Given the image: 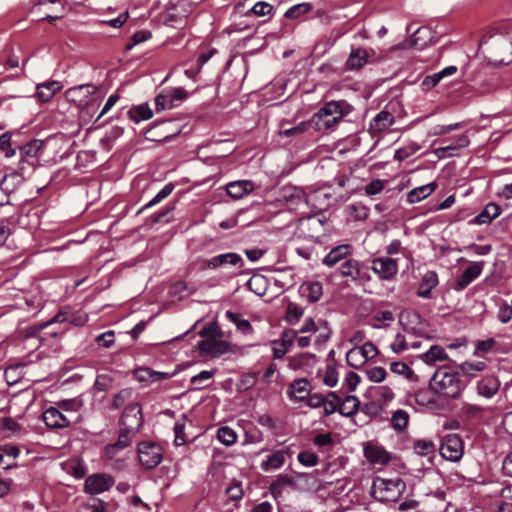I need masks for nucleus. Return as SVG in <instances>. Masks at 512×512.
Listing matches in <instances>:
<instances>
[{
  "label": "nucleus",
  "mask_w": 512,
  "mask_h": 512,
  "mask_svg": "<svg viewBox=\"0 0 512 512\" xmlns=\"http://www.w3.org/2000/svg\"><path fill=\"white\" fill-rule=\"evenodd\" d=\"M174 373L160 372L149 367H138L133 371L134 378L146 386L154 382L170 379Z\"/></svg>",
  "instance_id": "ddd939ff"
},
{
  "label": "nucleus",
  "mask_w": 512,
  "mask_h": 512,
  "mask_svg": "<svg viewBox=\"0 0 512 512\" xmlns=\"http://www.w3.org/2000/svg\"><path fill=\"white\" fill-rule=\"evenodd\" d=\"M135 436L136 434L130 432L129 430L120 428L117 441L105 447V456L109 459H113L120 450H123L131 444L132 439Z\"/></svg>",
  "instance_id": "a211bd4d"
},
{
  "label": "nucleus",
  "mask_w": 512,
  "mask_h": 512,
  "mask_svg": "<svg viewBox=\"0 0 512 512\" xmlns=\"http://www.w3.org/2000/svg\"><path fill=\"white\" fill-rule=\"evenodd\" d=\"M448 359V354L445 349L438 345H433L430 349L423 354V360L427 364H433L436 361H443Z\"/></svg>",
  "instance_id": "e433bc0d"
},
{
  "label": "nucleus",
  "mask_w": 512,
  "mask_h": 512,
  "mask_svg": "<svg viewBox=\"0 0 512 512\" xmlns=\"http://www.w3.org/2000/svg\"><path fill=\"white\" fill-rule=\"evenodd\" d=\"M174 444L176 446H181L186 443V435H185V416L181 421H177L174 425Z\"/></svg>",
  "instance_id": "6e6d98bb"
},
{
  "label": "nucleus",
  "mask_w": 512,
  "mask_h": 512,
  "mask_svg": "<svg viewBox=\"0 0 512 512\" xmlns=\"http://www.w3.org/2000/svg\"><path fill=\"white\" fill-rule=\"evenodd\" d=\"M217 439L225 446H231L237 440L236 432L228 427L222 426L217 430Z\"/></svg>",
  "instance_id": "79ce46f5"
},
{
  "label": "nucleus",
  "mask_w": 512,
  "mask_h": 512,
  "mask_svg": "<svg viewBox=\"0 0 512 512\" xmlns=\"http://www.w3.org/2000/svg\"><path fill=\"white\" fill-rule=\"evenodd\" d=\"M497 318L501 323H508L512 319V309L506 301L499 304Z\"/></svg>",
  "instance_id": "774afa93"
},
{
  "label": "nucleus",
  "mask_w": 512,
  "mask_h": 512,
  "mask_svg": "<svg viewBox=\"0 0 512 512\" xmlns=\"http://www.w3.org/2000/svg\"><path fill=\"white\" fill-rule=\"evenodd\" d=\"M225 265H232L238 268H242L244 265V261L239 254L229 252L213 256L210 259L203 260L201 264V269H217Z\"/></svg>",
  "instance_id": "9d476101"
},
{
  "label": "nucleus",
  "mask_w": 512,
  "mask_h": 512,
  "mask_svg": "<svg viewBox=\"0 0 512 512\" xmlns=\"http://www.w3.org/2000/svg\"><path fill=\"white\" fill-rule=\"evenodd\" d=\"M70 315L68 312L65 311H59L50 321L44 322L40 325L30 327L29 332L27 333V336H35L38 332L41 330L48 328L52 324L55 323H63L68 321L69 322Z\"/></svg>",
  "instance_id": "2f4dec72"
},
{
  "label": "nucleus",
  "mask_w": 512,
  "mask_h": 512,
  "mask_svg": "<svg viewBox=\"0 0 512 512\" xmlns=\"http://www.w3.org/2000/svg\"><path fill=\"white\" fill-rule=\"evenodd\" d=\"M420 149V146L415 142H409L408 144L404 145L403 147L397 149L394 154V159L402 162L406 160L407 158L414 155L418 150Z\"/></svg>",
  "instance_id": "37998d69"
},
{
  "label": "nucleus",
  "mask_w": 512,
  "mask_h": 512,
  "mask_svg": "<svg viewBox=\"0 0 512 512\" xmlns=\"http://www.w3.org/2000/svg\"><path fill=\"white\" fill-rule=\"evenodd\" d=\"M250 12L258 17L272 15L273 6L267 2H257L251 8Z\"/></svg>",
  "instance_id": "69168bd1"
},
{
  "label": "nucleus",
  "mask_w": 512,
  "mask_h": 512,
  "mask_svg": "<svg viewBox=\"0 0 512 512\" xmlns=\"http://www.w3.org/2000/svg\"><path fill=\"white\" fill-rule=\"evenodd\" d=\"M436 187L437 185L435 183H429L427 185L414 188L407 194V201L411 204L417 203L432 194Z\"/></svg>",
  "instance_id": "c756f323"
},
{
  "label": "nucleus",
  "mask_w": 512,
  "mask_h": 512,
  "mask_svg": "<svg viewBox=\"0 0 512 512\" xmlns=\"http://www.w3.org/2000/svg\"><path fill=\"white\" fill-rule=\"evenodd\" d=\"M372 270L383 280L392 279L398 272L396 259L390 257H378L372 260Z\"/></svg>",
  "instance_id": "f8f14e48"
},
{
  "label": "nucleus",
  "mask_w": 512,
  "mask_h": 512,
  "mask_svg": "<svg viewBox=\"0 0 512 512\" xmlns=\"http://www.w3.org/2000/svg\"><path fill=\"white\" fill-rule=\"evenodd\" d=\"M62 87V84L55 80L40 83L36 87L37 97L39 101L43 103L48 102L62 89Z\"/></svg>",
  "instance_id": "a878e982"
},
{
  "label": "nucleus",
  "mask_w": 512,
  "mask_h": 512,
  "mask_svg": "<svg viewBox=\"0 0 512 512\" xmlns=\"http://www.w3.org/2000/svg\"><path fill=\"white\" fill-rule=\"evenodd\" d=\"M66 94L71 101H78L81 110L86 114H91L101 102V96L97 94V87L92 84L70 88Z\"/></svg>",
  "instance_id": "20e7f679"
},
{
  "label": "nucleus",
  "mask_w": 512,
  "mask_h": 512,
  "mask_svg": "<svg viewBox=\"0 0 512 512\" xmlns=\"http://www.w3.org/2000/svg\"><path fill=\"white\" fill-rule=\"evenodd\" d=\"M390 348L394 353L399 354L403 351L408 350L409 345L406 341L405 336L401 333H398V334H396L394 340L390 344Z\"/></svg>",
  "instance_id": "0e129e2a"
},
{
  "label": "nucleus",
  "mask_w": 512,
  "mask_h": 512,
  "mask_svg": "<svg viewBox=\"0 0 512 512\" xmlns=\"http://www.w3.org/2000/svg\"><path fill=\"white\" fill-rule=\"evenodd\" d=\"M352 110L353 107L345 100L329 101L309 121L313 130L325 133L333 130Z\"/></svg>",
  "instance_id": "f257e3e1"
},
{
  "label": "nucleus",
  "mask_w": 512,
  "mask_h": 512,
  "mask_svg": "<svg viewBox=\"0 0 512 512\" xmlns=\"http://www.w3.org/2000/svg\"><path fill=\"white\" fill-rule=\"evenodd\" d=\"M175 106V103H173L172 97H170L169 93L167 94H159L155 98V108L156 111H163L166 109H171Z\"/></svg>",
  "instance_id": "13d9d810"
},
{
  "label": "nucleus",
  "mask_w": 512,
  "mask_h": 512,
  "mask_svg": "<svg viewBox=\"0 0 512 512\" xmlns=\"http://www.w3.org/2000/svg\"><path fill=\"white\" fill-rule=\"evenodd\" d=\"M339 273L342 277L356 281L361 275L360 262L356 259L348 258L340 264Z\"/></svg>",
  "instance_id": "c85d7f7f"
},
{
  "label": "nucleus",
  "mask_w": 512,
  "mask_h": 512,
  "mask_svg": "<svg viewBox=\"0 0 512 512\" xmlns=\"http://www.w3.org/2000/svg\"><path fill=\"white\" fill-rule=\"evenodd\" d=\"M40 148L41 142H39L38 140H33L27 143L26 145L20 148L21 158L28 160L36 158Z\"/></svg>",
  "instance_id": "09e8293b"
},
{
  "label": "nucleus",
  "mask_w": 512,
  "mask_h": 512,
  "mask_svg": "<svg viewBox=\"0 0 512 512\" xmlns=\"http://www.w3.org/2000/svg\"><path fill=\"white\" fill-rule=\"evenodd\" d=\"M114 379L109 374H99L96 377L94 387L101 392L107 391L112 388Z\"/></svg>",
  "instance_id": "5fc2aeb1"
},
{
  "label": "nucleus",
  "mask_w": 512,
  "mask_h": 512,
  "mask_svg": "<svg viewBox=\"0 0 512 512\" xmlns=\"http://www.w3.org/2000/svg\"><path fill=\"white\" fill-rule=\"evenodd\" d=\"M413 449L418 455L429 456L435 453L436 447L431 440L419 439L414 442Z\"/></svg>",
  "instance_id": "a19ab883"
},
{
  "label": "nucleus",
  "mask_w": 512,
  "mask_h": 512,
  "mask_svg": "<svg viewBox=\"0 0 512 512\" xmlns=\"http://www.w3.org/2000/svg\"><path fill=\"white\" fill-rule=\"evenodd\" d=\"M290 449L288 447L274 451L267 456V459L261 463V469L265 472L277 470L281 468L287 457H290Z\"/></svg>",
  "instance_id": "412c9836"
},
{
  "label": "nucleus",
  "mask_w": 512,
  "mask_h": 512,
  "mask_svg": "<svg viewBox=\"0 0 512 512\" xmlns=\"http://www.w3.org/2000/svg\"><path fill=\"white\" fill-rule=\"evenodd\" d=\"M486 368L484 361H466L460 365V370L463 374L468 376H475L477 372H481Z\"/></svg>",
  "instance_id": "de8ad7c7"
},
{
  "label": "nucleus",
  "mask_w": 512,
  "mask_h": 512,
  "mask_svg": "<svg viewBox=\"0 0 512 512\" xmlns=\"http://www.w3.org/2000/svg\"><path fill=\"white\" fill-rule=\"evenodd\" d=\"M406 489V483L399 477L384 479L377 477L372 484V495L381 502H396Z\"/></svg>",
  "instance_id": "7ed1b4c3"
},
{
  "label": "nucleus",
  "mask_w": 512,
  "mask_h": 512,
  "mask_svg": "<svg viewBox=\"0 0 512 512\" xmlns=\"http://www.w3.org/2000/svg\"><path fill=\"white\" fill-rule=\"evenodd\" d=\"M368 59L369 53L365 48H352L346 60L345 68L348 71L360 70L368 63Z\"/></svg>",
  "instance_id": "aec40b11"
},
{
  "label": "nucleus",
  "mask_w": 512,
  "mask_h": 512,
  "mask_svg": "<svg viewBox=\"0 0 512 512\" xmlns=\"http://www.w3.org/2000/svg\"><path fill=\"white\" fill-rule=\"evenodd\" d=\"M499 387L498 378L494 375H488L477 382V393L485 398H491L498 392Z\"/></svg>",
  "instance_id": "b1692460"
},
{
  "label": "nucleus",
  "mask_w": 512,
  "mask_h": 512,
  "mask_svg": "<svg viewBox=\"0 0 512 512\" xmlns=\"http://www.w3.org/2000/svg\"><path fill=\"white\" fill-rule=\"evenodd\" d=\"M299 291L301 296L306 298L309 303H315L323 295V286L319 281H308L300 286Z\"/></svg>",
  "instance_id": "393cba45"
},
{
  "label": "nucleus",
  "mask_w": 512,
  "mask_h": 512,
  "mask_svg": "<svg viewBox=\"0 0 512 512\" xmlns=\"http://www.w3.org/2000/svg\"><path fill=\"white\" fill-rule=\"evenodd\" d=\"M115 483L114 478L106 473H94L89 475L84 483V491L96 495L108 491Z\"/></svg>",
  "instance_id": "1a4fd4ad"
},
{
  "label": "nucleus",
  "mask_w": 512,
  "mask_h": 512,
  "mask_svg": "<svg viewBox=\"0 0 512 512\" xmlns=\"http://www.w3.org/2000/svg\"><path fill=\"white\" fill-rule=\"evenodd\" d=\"M409 423V414L407 411L399 409L396 410L391 417V425L397 431L404 430Z\"/></svg>",
  "instance_id": "ea45409f"
},
{
  "label": "nucleus",
  "mask_w": 512,
  "mask_h": 512,
  "mask_svg": "<svg viewBox=\"0 0 512 512\" xmlns=\"http://www.w3.org/2000/svg\"><path fill=\"white\" fill-rule=\"evenodd\" d=\"M304 314V310L296 303L290 302L286 308L285 320L290 325L297 324Z\"/></svg>",
  "instance_id": "58836bf2"
},
{
  "label": "nucleus",
  "mask_w": 512,
  "mask_h": 512,
  "mask_svg": "<svg viewBox=\"0 0 512 512\" xmlns=\"http://www.w3.org/2000/svg\"><path fill=\"white\" fill-rule=\"evenodd\" d=\"M364 456L373 466H385L391 460V454L381 445L367 442L363 447Z\"/></svg>",
  "instance_id": "9b49d317"
},
{
  "label": "nucleus",
  "mask_w": 512,
  "mask_h": 512,
  "mask_svg": "<svg viewBox=\"0 0 512 512\" xmlns=\"http://www.w3.org/2000/svg\"><path fill=\"white\" fill-rule=\"evenodd\" d=\"M310 384L307 379L301 378L293 381L290 384V391L288 392L291 400L300 402L308 396Z\"/></svg>",
  "instance_id": "cd10ccee"
},
{
  "label": "nucleus",
  "mask_w": 512,
  "mask_h": 512,
  "mask_svg": "<svg viewBox=\"0 0 512 512\" xmlns=\"http://www.w3.org/2000/svg\"><path fill=\"white\" fill-rule=\"evenodd\" d=\"M430 387L441 397L455 399L461 395L465 382L459 372L442 366L435 371L430 381Z\"/></svg>",
  "instance_id": "f03ea898"
},
{
  "label": "nucleus",
  "mask_w": 512,
  "mask_h": 512,
  "mask_svg": "<svg viewBox=\"0 0 512 512\" xmlns=\"http://www.w3.org/2000/svg\"><path fill=\"white\" fill-rule=\"evenodd\" d=\"M501 213V208L496 203H489L484 210L475 217V223L482 225L488 224Z\"/></svg>",
  "instance_id": "7c9ffc66"
},
{
  "label": "nucleus",
  "mask_w": 512,
  "mask_h": 512,
  "mask_svg": "<svg viewBox=\"0 0 512 512\" xmlns=\"http://www.w3.org/2000/svg\"><path fill=\"white\" fill-rule=\"evenodd\" d=\"M298 461L306 467H314L318 464L319 458L314 452L302 451L297 456Z\"/></svg>",
  "instance_id": "052dcab7"
},
{
  "label": "nucleus",
  "mask_w": 512,
  "mask_h": 512,
  "mask_svg": "<svg viewBox=\"0 0 512 512\" xmlns=\"http://www.w3.org/2000/svg\"><path fill=\"white\" fill-rule=\"evenodd\" d=\"M394 320V315L391 311H377L371 318V326L376 329L386 328L389 322Z\"/></svg>",
  "instance_id": "4c0bfd02"
},
{
  "label": "nucleus",
  "mask_w": 512,
  "mask_h": 512,
  "mask_svg": "<svg viewBox=\"0 0 512 512\" xmlns=\"http://www.w3.org/2000/svg\"><path fill=\"white\" fill-rule=\"evenodd\" d=\"M132 394L133 391L130 388L121 389L113 396L112 407L119 409L132 397Z\"/></svg>",
  "instance_id": "603ef678"
},
{
  "label": "nucleus",
  "mask_w": 512,
  "mask_h": 512,
  "mask_svg": "<svg viewBox=\"0 0 512 512\" xmlns=\"http://www.w3.org/2000/svg\"><path fill=\"white\" fill-rule=\"evenodd\" d=\"M310 129H312V126L310 124V121L307 120L300 122L298 125L294 127L281 130L280 135L285 137H298Z\"/></svg>",
  "instance_id": "c03bdc74"
},
{
  "label": "nucleus",
  "mask_w": 512,
  "mask_h": 512,
  "mask_svg": "<svg viewBox=\"0 0 512 512\" xmlns=\"http://www.w3.org/2000/svg\"><path fill=\"white\" fill-rule=\"evenodd\" d=\"M44 423L52 429H59L69 426L70 419L56 407H49L42 415Z\"/></svg>",
  "instance_id": "dca6fc26"
},
{
  "label": "nucleus",
  "mask_w": 512,
  "mask_h": 512,
  "mask_svg": "<svg viewBox=\"0 0 512 512\" xmlns=\"http://www.w3.org/2000/svg\"><path fill=\"white\" fill-rule=\"evenodd\" d=\"M439 452L441 456L449 461L456 462L463 455V443L456 434H448L441 441Z\"/></svg>",
  "instance_id": "6e6552de"
},
{
  "label": "nucleus",
  "mask_w": 512,
  "mask_h": 512,
  "mask_svg": "<svg viewBox=\"0 0 512 512\" xmlns=\"http://www.w3.org/2000/svg\"><path fill=\"white\" fill-rule=\"evenodd\" d=\"M483 267V261L473 262L457 278L454 289L457 291L464 290L472 281H474L481 274Z\"/></svg>",
  "instance_id": "f3484780"
},
{
  "label": "nucleus",
  "mask_w": 512,
  "mask_h": 512,
  "mask_svg": "<svg viewBox=\"0 0 512 512\" xmlns=\"http://www.w3.org/2000/svg\"><path fill=\"white\" fill-rule=\"evenodd\" d=\"M311 9V5L309 3H301L292 6L285 12V17L289 19H294L309 12Z\"/></svg>",
  "instance_id": "bf43d9fd"
},
{
  "label": "nucleus",
  "mask_w": 512,
  "mask_h": 512,
  "mask_svg": "<svg viewBox=\"0 0 512 512\" xmlns=\"http://www.w3.org/2000/svg\"><path fill=\"white\" fill-rule=\"evenodd\" d=\"M439 284L438 275L435 271H427L421 278L417 289V296L424 299L432 298V290Z\"/></svg>",
  "instance_id": "4be33fe9"
},
{
  "label": "nucleus",
  "mask_w": 512,
  "mask_h": 512,
  "mask_svg": "<svg viewBox=\"0 0 512 512\" xmlns=\"http://www.w3.org/2000/svg\"><path fill=\"white\" fill-rule=\"evenodd\" d=\"M294 480L288 475H278L277 478L269 485V491L274 497L280 496L283 489L287 486H293Z\"/></svg>",
  "instance_id": "f704fd0d"
},
{
  "label": "nucleus",
  "mask_w": 512,
  "mask_h": 512,
  "mask_svg": "<svg viewBox=\"0 0 512 512\" xmlns=\"http://www.w3.org/2000/svg\"><path fill=\"white\" fill-rule=\"evenodd\" d=\"M164 23L165 25L172 28H181L186 25V17L183 15H178L176 13L169 12L165 17Z\"/></svg>",
  "instance_id": "680f3d73"
},
{
  "label": "nucleus",
  "mask_w": 512,
  "mask_h": 512,
  "mask_svg": "<svg viewBox=\"0 0 512 512\" xmlns=\"http://www.w3.org/2000/svg\"><path fill=\"white\" fill-rule=\"evenodd\" d=\"M173 189L174 185L167 183L145 206H143L142 210L160 203L172 193Z\"/></svg>",
  "instance_id": "3c124183"
},
{
  "label": "nucleus",
  "mask_w": 512,
  "mask_h": 512,
  "mask_svg": "<svg viewBox=\"0 0 512 512\" xmlns=\"http://www.w3.org/2000/svg\"><path fill=\"white\" fill-rule=\"evenodd\" d=\"M352 254V246L349 244H341L332 248L329 253L323 258L322 263L332 268L337 264H341L343 261L350 258Z\"/></svg>",
  "instance_id": "2eb2a0df"
},
{
  "label": "nucleus",
  "mask_w": 512,
  "mask_h": 512,
  "mask_svg": "<svg viewBox=\"0 0 512 512\" xmlns=\"http://www.w3.org/2000/svg\"><path fill=\"white\" fill-rule=\"evenodd\" d=\"M360 406V402L355 396H347L338 407V412L346 417L354 415Z\"/></svg>",
  "instance_id": "c9c22d12"
},
{
  "label": "nucleus",
  "mask_w": 512,
  "mask_h": 512,
  "mask_svg": "<svg viewBox=\"0 0 512 512\" xmlns=\"http://www.w3.org/2000/svg\"><path fill=\"white\" fill-rule=\"evenodd\" d=\"M24 181V176L19 171L6 174L0 181V191L6 195L13 193Z\"/></svg>",
  "instance_id": "bb28decb"
},
{
  "label": "nucleus",
  "mask_w": 512,
  "mask_h": 512,
  "mask_svg": "<svg viewBox=\"0 0 512 512\" xmlns=\"http://www.w3.org/2000/svg\"><path fill=\"white\" fill-rule=\"evenodd\" d=\"M391 372L401 375L407 379H411L414 375L413 370L402 361H395L390 364Z\"/></svg>",
  "instance_id": "864d4df0"
},
{
  "label": "nucleus",
  "mask_w": 512,
  "mask_h": 512,
  "mask_svg": "<svg viewBox=\"0 0 512 512\" xmlns=\"http://www.w3.org/2000/svg\"><path fill=\"white\" fill-rule=\"evenodd\" d=\"M137 451L141 465L147 469L156 467L163 459V449L155 442L143 441L138 444Z\"/></svg>",
  "instance_id": "39448f33"
},
{
  "label": "nucleus",
  "mask_w": 512,
  "mask_h": 512,
  "mask_svg": "<svg viewBox=\"0 0 512 512\" xmlns=\"http://www.w3.org/2000/svg\"><path fill=\"white\" fill-rule=\"evenodd\" d=\"M340 405V397L336 394V392L330 391L325 397V403L322 405L324 407V414L326 416L332 415L336 411H338V407Z\"/></svg>",
  "instance_id": "a18cd8bd"
},
{
  "label": "nucleus",
  "mask_w": 512,
  "mask_h": 512,
  "mask_svg": "<svg viewBox=\"0 0 512 512\" xmlns=\"http://www.w3.org/2000/svg\"><path fill=\"white\" fill-rule=\"evenodd\" d=\"M153 112L148 106V104H141L138 106H134L128 111L129 118L135 122L139 123L140 121L148 120L152 117Z\"/></svg>",
  "instance_id": "72a5a7b5"
},
{
  "label": "nucleus",
  "mask_w": 512,
  "mask_h": 512,
  "mask_svg": "<svg viewBox=\"0 0 512 512\" xmlns=\"http://www.w3.org/2000/svg\"><path fill=\"white\" fill-rule=\"evenodd\" d=\"M0 151H2L5 157L10 158L15 155V149L11 147V135L4 133L0 135Z\"/></svg>",
  "instance_id": "e2e57ef3"
},
{
  "label": "nucleus",
  "mask_w": 512,
  "mask_h": 512,
  "mask_svg": "<svg viewBox=\"0 0 512 512\" xmlns=\"http://www.w3.org/2000/svg\"><path fill=\"white\" fill-rule=\"evenodd\" d=\"M346 361L350 367H353L355 369L360 368L366 363L365 356H362V354L360 353V351H358L356 347L350 349L346 353Z\"/></svg>",
  "instance_id": "8fccbe9b"
},
{
  "label": "nucleus",
  "mask_w": 512,
  "mask_h": 512,
  "mask_svg": "<svg viewBox=\"0 0 512 512\" xmlns=\"http://www.w3.org/2000/svg\"><path fill=\"white\" fill-rule=\"evenodd\" d=\"M197 347L201 353L211 355L212 357H219L229 352V343L223 340H202L198 343Z\"/></svg>",
  "instance_id": "6ab92c4d"
},
{
  "label": "nucleus",
  "mask_w": 512,
  "mask_h": 512,
  "mask_svg": "<svg viewBox=\"0 0 512 512\" xmlns=\"http://www.w3.org/2000/svg\"><path fill=\"white\" fill-rule=\"evenodd\" d=\"M495 344H496V341L493 338H489V339L483 340V341H478L475 346L474 355L482 356V355L488 353L489 351L492 350V348L495 346Z\"/></svg>",
  "instance_id": "338daca9"
},
{
  "label": "nucleus",
  "mask_w": 512,
  "mask_h": 512,
  "mask_svg": "<svg viewBox=\"0 0 512 512\" xmlns=\"http://www.w3.org/2000/svg\"><path fill=\"white\" fill-rule=\"evenodd\" d=\"M323 232L324 222L316 215L301 218L296 229L298 237L308 239H317Z\"/></svg>",
  "instance_id": "423d86ee"
},
{
  "label": "nucleus",
  "mask_w": 512,
  "mask_h": 512,
  "mask_svg": "<svg viewBox=\"0 0 512 512\" xmlns=\"http://www.w3.org/2000/svg\"><path fill=\"white\" fill-rule=\"evenodd\" d=\"M64 469L77 479L86 475V465L82 459L74 458L64 463Z\"/></svg>",
  "instance_id": "473e14b6"
},
{
  "label": "nucleus",
  "mask_w": 512,
  "mask_h": 512,
  "mask_svg": "<svg viewBox=\"0 0 512 512\" xmlns=\"http://www.w3.org/2000/svg\"><path fill=\"white\" fill-rule=\"evenodd\" d=\"M395 122V117L387 109L381 110L371 120L369 130L373 136L388 130Z\"/></svg>",
  "instance_id": "4468645a"
},
{
  "label": "nucleus",
  "mask_w": 512,
  "mask_h": 512,
  "mask_svg": "<svg viewBox=\"0 0 512 512\" xmlns=\"http://www.w3.org/2000/svg\"><path fill=\"white\" fill-rule=\"evenodd\" d=\"M298 331L294 329H286L281 333L280 340L273 341V345H281L288 347L296 340Z\"/></svg>",
  "instance_id": "4d7b16f0"
},
{
  "label": "nucleus",
  "mask_w": 512,
  "mask_h": 512,
  "mask_svg": "<svg viewBox=\"0 0 512 512\" xmlns=\"http://www.w3.org/2000/svg\"><path fill=\"white\" fill-rule=\"evenodd\" d=\"M254 190V183L251 180H238L226 185L227 194L237 200L248 195Z\"/></svg>",
  "instance_id": "5701e85b"
},
{
  "label": "nucleus",
  "mask_w": 512,
  "mask_h": 512,
  "mask_svg": "<svg viewBox=\"0 0 512 512\" xmlns=\"http://www.w3.org/2000/svg\"><path fill=\"white\" fill-rule=\"evenodd\" d=\"M226 317L232 321L238 330H240L244 334H249L252 332V326L250 322L246 319L240 318L239 314L233 313L231 311L226 312Z\"/></svg>",
  "instance_id": "49530a36"
},
{
  "label": "nucleus",
  "mask_w": 512,
  "mask_h": 512,
  "mask_svg": "<svg viewBox=\"0 0 512 512\" xmlns=\"http://www.w3.org/2000/svg\"><path fill=\"white\" fill-rule=\"evenodd\" d=\"M142 424L143 419L140 405L138 403L127 405L119 420L120 428H124L134 434H137L142 427Z\"/></svg>",
  "instance_id": "0eeeda50"
}]
</instances>
